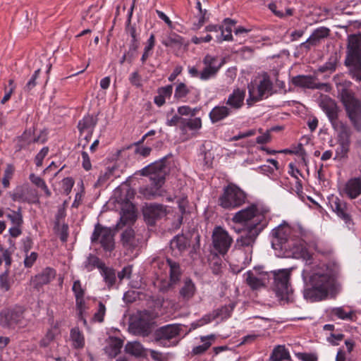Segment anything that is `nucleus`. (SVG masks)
Masks as SVG:
<instances>
[{"mask_svg":"<svg viewBox=\"0 0 361 361\" xmlns=\"http://www.w3.org/2000/svg\"><path fill=\"white\" fill-rule=\"evenodd\" d=\"M74 185V180L71 177L65 178L62 180V189L63 193L66 195H69L71 192L72 188Z\"/></svg>","mask_w":361,"mask_h":361,"instance_id":"59","label":"nucleus"},{"mask_svg":"<svg viewBox=\"0 0 361 361\" xmlns=\"http://www.w3.org/2000/svg\"><path fill=\"white\" fill-rule=\"evenodd\" d=\"M75 307L78 311V317L85 324H87L86 319L83 317V314L86 312L87 307L85 304V297L75 298Z\"/></svg>","mask_w":361,"mask_h":361,"instance_id":"49","label":"nucleus"},{"mask_svg":"<svg viewBox=\"0 0 361 361\" xmlns=\"http://www.w3.org/2000/svg\"><path fill=\"white\" fill-rule=\"evenodd\" d=\"M246 194L239 187L229 184L224 188L219 198V205L224 209H234L245 202Z\"/></svg>","mask_w":361,"mask_h":361,"instance_id":"7","label":"nucleus"},{"mask_svg":"<svg viewBox=\"0 0 361 361\" xmlns=\"http://www.w3.org/2000/svg\"><path fill=\"white\" fill-rule=\"evenodd\" d=\"M192 87H188L184 82L178 83L175 89L174 97L177 99H184L191 92Z\"/></svg>","mask_w":361,"mask_h":361,"instance_id":"47","label":"nucleus"},{"mask_svg":"<svg viewBox=\"0 0 361 361\" xmlns=\"http://www.w3.org/2000/svg\"><path fill=\"white\" fill-rule=\"evenodd\" d=\"M133 270V266L128 265L122 269L121 271H119L117 274V276L121 281H122L124 279H130Z\"/></svg>","mask_w":361,"mask_h":361,"instance_id":"61","label":"nucleus"},{"mask_svg":"<svg viewBox=\"0 0 361 361\" xmlns=\"http://www.w3.org/2000/svg\"><path fill=\"white\" fill-rule=\"evenodd\" d=\"M170 155L165 156L159 161L147 166L139 171L143 176H148L155 188H159L164 183L166 174L169 171L167 166V158Z\"/></svg>","mask_w":361,"mask_h":361,"instance_id":"6","label":"nucleus"},{"mask_svg":"<svg viewBox=\"0 0 361 361\" xmlns=\"http://www.w3.org/2000/svg\"><path fill=\"white\" fill-rule=\"evenodd\" d=\"M290 357L289 352L284 345H277L275 347L271 354L270 361H282L289 360Z\"/></svg>","mask_w":361,"mask_h":361,"instance_id":"42","label":"nucleus"},{"mask_svg":"<svg viewBox=\"0 0 361 361\" xmlns=\"http://www.w3.org/2000/svg\"><path fill=\"white\" fill-rule=\"evenodd\" d=\"M0 288L5 292L8 291L11 288V282L8 270H6L0 275Z\"/></svg>","mask_w":361,"mask_h":361,"instance_id":"54","label":"nucleus"},{"mask_svg":"<svg viewBox=\"0 0 361 361\" xmlns=\"http://www.w3.org/2000/svg\"><path fill=\"white\" fill-rule=\"evenodd\" d=\"M202 127V120L200 118H181V122L180 125V129L181 131L185 132L187 129H190L191 130H198Z\"/></svg>","mask_w":361,"mask_h":361,"instance_id":"41","label":"nucleus"},{"mask_svg":"<svg viewBox=\"0 0 361 361\" xmlns=\"http://www.w3.org/2000/svg\"><path fill=\"white\" fill-rule=\"evenodd\" d=\"M197 111V108L191 109L189 106H182L178 108V113L181 116H195Z\"/></svg>","mask_w":361,"mask_h":361,"instance_id":"60","label":"nucleus"},{"mask_svg":"<svg viewBox=\"0 0 361 361\" xmlns=\"http://www.w3.org/2000/svg\"><path fill=\"white\" fill-rule=\"evenodd\" d=\"M35 128L32 127L25 129L22 135L13 139L14 154H18L22 150H28L32 143H44L47 140V134L40 131L39 134L35 135Z\"/></svg>","mask_w":361,"mask_h":361,"instance_id":"8","label":"nucleus"},{"mask_svg":"<svg viewBox=\"0 0 361 361\" xmlns=\"http://www.w3.org/2000/svg\"><path fill=\"white\" fill-rule=\"evenodd\" d=\"M55 276V269L51 267H46L32 279L31 283L35 288L39 289L43 286L49 283Z\"/></svg>","mask_w":361,"mask_h":361,"instance_id":"25","label":"nucleus"},{"mask_svg":"<svg viewBox=\"0 0 361 361\" xmlns=\"http://www.w3.org/2000/svg\"><path fill=\"white\" fill-rule=\"evenodd\" d=\"M231 114L230 108L226 106H216L210 111L209 116L212 123H215L228 117Z\"/></svg>","mask_w":361,"mask_h":361,"instance_id":"31","label":"nucleus"},{"mask_svg":"<svg viewBox=\"0 0 361 361\" xmlns=\"http://www.w3.org/2000/svg\"><path fill=\"white\" fill-rule=\"evenodd\" d=\"M162 44L166 47L180 48L183 44V39L181 36L172 32L162 41Z\"/></svg>","mask_w":361,"mask_h":361,"instance_id":"43","label":"nucleus"},{"mask_svg":"<svg viewBox=\"0 0 361 361\" xmlns=\"http://www.w3.org/2000/svg\"><path fill=\"white\" fill-rule=\"evenodd\" d=\"M100 273L109 289L112 288L116 282V274L115 269L106 267L105 264L100 269Z\"/></svg>","mask_w":361,"mask_h":361,"instance_id":"34","label":"nucleus"},{"mask_svg":"<svg viewBox=\"0 0 361 361\" xmlns=\"http://www.w3.org/2000/svg\"><path fill=\"white\" fill-rule=\"evenodd\" d=\"M340 58L341 56L336 51L333 52L329 56L328 61L324 65L319 67L318 71L320 73L335 71Z\"/></svg>","mask_w":361,"mask_h":361,"instance_id":"36","label":"nucleus"},{"mask_svg":"<svg viewBox=\"0 0 361 361\" xmlns=\"http://www.w3.org/2000/svg\"><path fill=\"white\" fill-rule=\"evenodd\" d=\"M115 169V167L107 168L104 172H101V174L97 181L96 185H102L104 184L107 180L110 178L111 176H113V173Z\"/></svg>","mask_w":361,"mask_h":361,"instance_id":"55","label":"nucleus"},{"mask_svg":"<svg viewBox=\"0 0 361 361\" xmlns=\"http://www.w3.org/2000/svg\"><path fill=\"white\" fill-rule=\"evenodd\" d=\"M291 228L287 224H282L274 228L271 231L272 246L275 249L278 247L283 249V245L288 243ZM284 248L286 249V247Z\"/></svg>","mask_w":361,"mask_h":361,"instance_id":"18","label":"nucleus"},{"mask_svg":"<svg viewBox=\"0 0 361 361\" xmlns=\"http://www.w3.org/2000/svg\"><path fill=\"white\" fill-rule=\"evenodd\" d=\"M38 257V255L35 252H32L29 255L26 254L25 258L24 259V265L27 268H30L32 267L35 261Z\"/></svg>","mask_w":361,"mask_h":361,"instance_id":"64","label":"nucleus"},{"mask_svg":"<svg viewBox=\"0 0 361 361\" xmlns=\"http://www.w3.org/2000/svg\"><path fill=\"white\" fill-rule=\"evenodd\" d=\"M344 63L351 76L361 81V34L348 36Z\"/></svg>","mask_w":361,"mask_h":361,"instance_id":"2","label":"nucleus"},{"mask_svg":"<svg viewBox=\"0 0 361 361\" xmlns=\"http://www.w3.org/2000/svg\"><path fill=\"white\" fill-rule=\"evenodd\" d=\"M155 44L154 35L152 34L147 40V45L145 47L144 53L141 57V61L142 63H145L148 57L149 56V52L152 51Z\"/></svg>","mask_w":361,"mask_h":361,"instance_id":"53","label":"nucleus"},{"mask_svg":"<svg viewBox=\"0 0 361 361\" xmlns=\"http://www.w3.org/2000/svg\"><path fill=\"white\" fill-rule=\"evenodd\" d=\"M10 196L15 202L35 203L38 201L36 190L26 185L17 187L13 192H10Z\"/></svg>","mask_w":361,"mask_h":361,"instance_id":"17","label":"nucleus"},{"mask_svg":"<svg viewBox=\"0 0 361 361\" xmlns=\"http://www.w3.org/2000/svg\"><path fill=\"white\" fill-rule=\"evenodd\" d=\"M178 205L179 210L181 213V216L178 217V223L180 225L183 221V215L186 212V208L188 207V201L186 197L179 198L178 200Z\"/></svg>","mask_w":361,"mask_h":361,"instance_id":"58","label":"nucleus"},{"mask_svg":"<svg viewBox=\"0 0 361 361\" xmlns=\"http://www.w3.org/2000/svg\"><path fill=\"white\" fill-rule=\"evenodd\" d=\"M338 96L344 106L346 116L354 129L361 132V100L355 96L354 92L344 87L338 89Z\"/></svg>","mask_w":361,"mask_h":361,"instance_id":"4","label":"nucleus"},{"mask_svg":"<svg viewBox=\"0 0 361 361\" xmlns=\"http://www.w3.org/2000/svg\"><path fill=\"white\" fill-rule=\"evenodd\" d=\"M106 314V307L104 304L99 301L98 304V309L97 312L94 314L92 321L93 322H99L102 323L104 322V316Z\"/></svg>","mask_w":361,"mask_h":361,"instance_id":"52","label":"nucleus"},{"mask_svg":"<svg viewBox=\"0 0 361 361\" xmlns=\"http://www.w3.org/2000/svg\"><path fill=\"white\" fill-rule=\"evenodd\" d=\"M329 33L330 30L329 28L320 27L314 30L309 38L300 44V48L307 52L312 47L318 46L322 39L329 35Z\"/></svg>","mask_w":361,"mask_h":361,"instance_id":"21","label":"nucleus"},{"mask_svg":"<svg viewBox=\"0 0 361 361\" xmlns=\"http://www.w3.org/2000/svg\"><path fill=\"white\" fill-rule=\"evenodd\" d=\"M268 211L258 208L256 204H252L244 209L236 212L232 218L235 223L242 224L247 229L260 228L263 230L267 224L265 214Z\"/></svg>","mask_w":361,"mask_h":361,"instance_id":"3","label":"nucleus"},{"mask_svg":"<svg viewBox=\"0 0 361 361\" xmlns=\"http://www.w3.org/2000/svg\"><path fill=\"white\" fill-rule=\"evenodd\" d=\"M104 265V263L101 259L93 254H89L83 262V268L87 271H92L94 268H98L99 270Z\"/></svg>","mask_w":361,"mask_h":361,"instance_id":"39","label":"nucleus"},{"mask_svg":"<svg viewBox=\"0 0 361 361\" xmlns=\"http://www.w3.org/2000/svg\"><path fill=\"white\" fill-rule=\"evenodd\" d=\"M262 231V230L257 228L255 229L245 228L241 232V235L236 240L235 248L237 250L247 252L249 255V260H251L253 245Z\"/></svg>","mask_w":361,"mask_h":361,"instance_id":"11","label":"nucleus"},{"mask_svg":"<svg viewBox=\"0 0 361 361\" xmlns=\"http://www.w3.org/2000/svg\"><path fill=\"white\" fill-rule=\"evenodd\" d=\"M72 291L74 294L75 298L85 297V289L82 288L80 280H76L73 282Z\"/></svg>","mask_w":361,"mask_h":361,"instance_id":"57","label":"nucleus"},{"mask_svg":"<svg viewBox=\"0 0 361 361\" xmlns=\"http://www.w3.org/2000/svg\"><path fill=\"white\" fill-rule=\"evenodd\" d=\"M345 192L351 199L356 198L361 194V180L360 178H352L345 184Z\"/></svg>","mask_w":361,"mask_h":361,"instance_id":"33","label":"nucleus"},{"mask_svg":"<svg viewBox=\"0 0 361 361\" xmlns=\"http://www.w3.org/2000/svg\"><path fill=\"white\" fill-rule=\"evenodd\" d=\"M121 243L123 247L130 252H133L139 244L135 232L132 228H126L121 234Z\"/></svg>","mask_w":361,"mask_h":361,"instance_id":"26","label":"nucleus"},{"mask_svg":"<svg viewBox=\"0 0 361 361\" xmlns=\"http://www.w3.org/2000/svg\"><path fill=\"white\" fill-rule=\"evenodd\" d=\"M150 314L145 311L133 319L129 324V331L137 336H147L151 332Z\"/></svg>","mask_w":361,"mask_h":361,"instance_id":"12","label":"nucleus"},{"mask_svg":"<svg viewBox=\"0 0 361 361\" xmlns=\"http://www.w3.org/2000/svg\"><path fill=\"white\" fill-rule=\"evenodd\" d=\"M54 334L51 330H49L45 336L42 338L39 341V345L42 348H46L47 347L50 343L54 340Z\"/></svg>","mask_w":361,"mask_h":361,"instance_id":"63","label":"nucleus"},{"mask_svg":"<svg viewBox=\"0 0 361 361\" xmlns=\"http://www.w3.org/2000/svg\"><path fill=\"white\" fill-rule=\"evenodd\" d=\"M337 142L339 145L336 151L337 157L340 158L346 157L350 149L351 141H337Z\"/></svg>","mask_w":361,"mask_h":361,"instance_id":"51","label":"nucleus"},{"mask_svg":"<svg viewBox=\"0 0 361 361\" xmlns=\"http://www.w3.org/2000/svg\"><path fill=\"white\" fill-rule=\"evenodd\" d=\"M216 336L214 334H210L206 336H201L200 340L203 343L202 345H197L193 348L192 353L193 355H202L206 350H207L212 345V342L214 341Z\"/></svg>","mask_w":361,"mask_h":361,"instance_id":"38","label":"nucleus"},{"mask_svg":"<svg viewBox=\"0 0 361 361\" xmlns=\"http://www.w3.org/2000/svg\"><path fill=\"white\" fill-rule=\"evenodd\" d=\"M139 45L140 42H130L128 50L125 52V54L128 56L129 63H131L134 59L136 57Z\"/></svg>","mask_w":361,"mask_h":361,"instance_id":"56","label":"nucleus"},{"mask_svg":"<svg viewBox=\"0 0 361 361\" xmlns=\"http://www.w3.org/2000/svg\"><path fill=\"white\" fill-rule=\"evenodd\" d=\"M331 126L337 133V141H351L353 131L345 122L338 120L332 123Z\"/></svg>","mask_w":361,"mask_h":361,"instance_id":"27","label":"nucleus"},{"mask_svg":"<svg viewBox=\"0 0 361 361\" xmlns=\"http://www.w3.org/2000/svg\"><path fill=\"white\" fill-rule=\"evenodd\" d=\"M224 22L227 25L225 27V29H223V27H221V37L219 39L218 38V42H221L222 40H232V26L234 25L235 22L230 18L225 19Z\"/></svg>","mask_w":361,"mask_h":361,"instance_id":"44","label":"nucleus"},{"mask_svg":"<svg viewBox=\"0 0 361 361\" xmlns=\"http://www.w3.org/2000/svg\"><path fill=\"white\" fill-rule=\"evenodd\" d=\"M135 206L129 200L126 201L122 206L120 221L117 224V228L123 226L133 224L136 220Z\"/></svg>","mask_w":361,"mask_h":361,"instance_id":"22","label":"nucleus"},{"mask_svg":"<svg viewBox=\"0 0 361 361\" xmlns=\"http://www.w3.org/2000/svg\"><path fill=\"white\" fill-rule=\"evenodd\" d=\"M92 244L99 243L105 252H111L115 248L114 233L111 228L104 227L100 224L94 226L91 236Z\"/></svg>","mask_w":361,"mask_h":361,"instance_id":"10","label":"nucleus"},{"mask_svg":"<svg viewBox=\"0 0 361 361\" xmlns=\"http://www.w3.org/2000/svg\"><path fill=\"white\" fill-rule=\"evenodd\" d=\"M190 245L189 240L184 235H177L170 242V248L174 255H180Z\"/></svg>","mask_w":361,"mask_h":361,"instance_id":"28","label":"nucleus"},{"mask_svg":"<svg viewBox=\"0 0 361 361\" xmlns=\"http://www.w3.org/2000/svg\"><path fill=\"white\" fill-rule=\"evenodd\" d=\"M272 82L267 75L263 77L256 87L252 83L248 84L249 97L247 99V104L252 106L255 102L262 99L264 97H268L269 95L272 94Z\"/></svg>","mask_w":361,"mask_h":361,"instance_id":"9","label":"nucleus"},{"mask_svg":"<svg viewBox=\"0 0 361 361\" xmlns=\"http://www.w3.org/2000/svg\"><path fill=\"white\" fill-rule=\"evenodd\" d=\"M167 265L169 267V288H173L179 281L182 274L179 263L170 258L166 259Z\"/></svg>","mask_w":361,"mask_h":361,"instance_id":"30","label":"nucleus"},{"mask_svg":"<svg viewBox=\"0 0 361 361\" xmlns=\"http://www.w3.org/2000/svg\"><path fill=\"white\" fill-rule=\"evenodd\" d=\"M233 243L228 233L220 226L216 227L212 233V244L214 250L221 255H226Z\"/></svg>","mask_w":361,"mask_h":361,"instance_id":"13","label":"nucleus"},{"mask_svg":"<svg viewBox=\"0 0 361 361\" xmlns=\"http://www.w3.org/2000/svg\"><path fill=\"white\" fill-rule=\"evenodd\" d=\"M142 212L145 221L149 226L154 225L157 220L164 217L167 214L165 206L152 203L146 204Z\"/></svg>","mask_w":361,"mask_h":361,"instance_id":"16","label":"nucleus"},{"mask_svg":"<svg viewBox=\"0 0 361 361\" xmlns=\"http://www.w3.org/2000/svg\"><path fill=\"white\" fill-rule=\"evenodd\" d=\"M338 270V266L335 263L317 267L310 278L311 287L304 290V297L311 302L325 299L329 292L335 286Z\"/></svg>","mask_w":361,"mask_h":361,"instance_id":"1","label":"nucleus"},{"mask_svg":"<svg viewBox=\"0 0 361 361\" xmlns=\"http://www.w3.org/2000/svg\"><path fill=\"white\" fill-rule=\"evenodd\" d=\"M329 202L331 208L338 217L343 220L345 224L351 223L352 219L349 209L344 201L340 200L338 197H332L329 199Z\"/></svg>","mask_w":361,"mask_h":361,"instance_id":"24","label":"nucleus"},{"mask_svg":"<svg viewBox=\"0 0 361 361\" xmlns=\"http://www.w3.org/2000/svg\"><path fill=\"white\" fill-rule=\"evenodd\" d=\"M221 66L222 63L219 64V67L205 66L204 69L200 73V78L202 80H207L211 78L214 77L217 74Z\"/></svg>","mask_w":361,"mask_h":361,"instance_id":"48","label":"nucleus"},{"mask_svg":"<svg viewBox=\"0 0 361 361\" xmlns=\"http://www.w3.org/2000/svg\"><path fill=\"white\" fill-rule=\"evenodd\" d=\"M245 97V91L237 88L228 96L226 104L230 106L231 109L238 110L243 106Z\"/></svg>","mask_w":361,"mask_h":361,"instance_id":"29","label":"nucleus"},{"mask_svg":"<svg viewBox=\"0 0 361 361\" xmlns=\"http://www.w3.org/2000/svg\"><path fill=\"white\" fill-rule=\"evenodd\" d=\"M320 107L325 112L331 124L340 120L338 115L341 111L336 102L329 97H325L320 102Z\"/></svg>","mask_w":361,"mask_h":361,"instance_id":"23","label":"nucleus"},{"mask_svg":"<svg viewBox=\"0 0 361 361\" xmlns=\"http://www.w3.org/2000/svg\"><path fill=\"white\" fill-rule=\"evenodd\" d=\"M244 277L247 286L253 290H259L265 287L269 280V275L267 273L251 270L247 271L244 274Z\"/></svg>","mask_w":361,"mask_h":361,"instance_id":"20","label":"nucleus"},{"mask_svg":"<svg viewBox=\"0 0 361 361\" xmlns=\"http://www.w3.org/2000/svg\"><path fill=\"white\" fill-rule=\"evenodd\" d=\"M6 216L13 226H22L23 219L21 213V207H19L18 211H11V212L8 214Z\"/></svg>","mask_w":361,"mask_h":361,"instance_id":"50","label":"nucleus"},{"mask_svg":"<svg viewBox=\"0 0 361 361\" xmlns=\"http://www.w3.org/2000/svg\"><path fill=\"white\" fill-rule=\"evenodd\" d=\"M71 338L73 346L75 348H82L85 345V339L82 334L78 328H73L71 331Z\"/></svg>","mask_w":361,"mask_h":361,"instance_id":"45","label":"nucleus"},{"mask_svg":"<svg viewBox=\"0 0 361 361\" xmlns=\"http://www.w3.org/2000/svg\"><path fill=\"white\" fill-rule=\"evenodd\" d=\"M123 345V341L118 338H113L111 339L109 345V355L111 357H116L118 354L120 353L121 349L122 348Z\"/></svg>","mask_w":361,"mask_h":361,"instance_id":"46","label":"nucleus"},{"mask_svg":"<svg viewBox=\"0 0 361 361\" xmlns=\"http://www.w3.org/2000/svg\"><path fill=\"white\" fill-rule=\"evenodd\" d=\"M126 353L136 357H145L146 355L145 349L139 342H129L125 346Z\"/></svg>","mask_w":361,"mask_h":361,"instance_id":"40","label":"nucleus"},{"mask_svg":"<svg viewBox=\"0 0 361 361\" xmlns=\"http://www.w3.org/2000/svg\"><path fill=\"white\" fill-rule=\"evenodd\" d=\"M180 331V327L178 324H168L159 328L154 333V341L161 345H165V342L178 336Z\"/></svg>","mask_w":361,"mask_h":361,"instance_id":"19","label":"nucleus"},{"mask_svg":"<svg viewBox=\"0 0 361 361\" xmlns=\"http://www.w3.org/2000/svg\"><path fill=\"white\" fill-rule=\"evenodd\" d=\"M195 283L190 279H186L183 282V286L180 289L179 293L184 300H188L193 297L195 293Z\"/></svg>","mask_w":361,"mask_h":361,"instance_id":"37","label":"nucleus"},{"mask_svg":"<svg viewBox=\"0 0 361 361\" xmlns=\"http://www.w3.org/2000/svg\"><path fill=\"white\" fill-rule=\"evenodd\" d=\"M310 248L313 249L319 255L324 257H330L333 253L331 247L322 241H311L309 243Z\"/></svg>","mask_w":361,"mask_h":361,"instance_id":"35","label":"nucleus"},{"mask_svg":"<svg viewBox=\"0 0 361 361\" xmlns=\"http://www.w3.org/2000/svg\"><path fill=\"white\" fill-rule=\"evenodd\" d=\"M39 73H40V68H38L37 70H36L35 71L34 74L32 75L31 78L29 80V81L27 82V84L25 87V91L29 92L36 86V85H37L36 80L38 78Z\"/></svg>","mask_w":361,"mask_h":361,"instance_id":"62","label":"nucleus"},{"mask_svg":"<svg viewBox=\"0 0 361 361\" xmlns=\"http://www.w3.org/2000/svg\"><path fill=\"white\" fill-rule=\"evenodd\" d=\"M24 309L22 307H15L1 311V324L4 327L14 328L16 326H24Z\"/></svg>","mask_w":361,"mask_h":361,"instance_id":"14","label":"nucleus"},{"mask_svg":"<svg viewBox=\"0 0 361 361\" xmlns=\"http://www.w3.org/2000/svg\"><path fill=\"white\" fill-rule=\"evenodd\" d=\"M317 78L312 75H299L292 78V83L297 87L312 90H320L329 92L331 87L326 82H317Z\"/></svg>","mask_w":361,"mask_h":361,"instance_id":"15","label":"nucleus"},{"mask_svg":"<svg viewBox=\"0 0 361 361\" xmlns=\"http://www.w3.org/2000/svg\"><path fill=\"white\" fill-rule=\"evenodd\" d=\"M97 123V118L92 115H87L79 121L78 128L80 133L82 135L83 133H91L94 131V127Z\"/></svg>","mask_w":361,"mask_h":361,"instance_id":"32","label":"nucleus"},{"mask_svg":"<svg viewBox=\"0 0 361 361\" xmlns=\"http://www.w3.org/2000/svg\"><path fill=\"white\" fill-rule=\"evenodd\" d=\"M291 269H283L271 271L273 275L272 288L283 305L293 301V290L290 282Z\"/></svg>","mask_w":361,"mask_h":361,"instance_id":"5","label":"nucleus"}]
</instances>
